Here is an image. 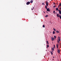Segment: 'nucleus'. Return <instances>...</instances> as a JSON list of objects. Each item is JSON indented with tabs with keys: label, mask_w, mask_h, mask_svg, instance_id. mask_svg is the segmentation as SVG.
I'll return each mask as SVG.
<instances>
[{
	"label": "nucleus",
	"mask_w": 61,
	"mask_h": 61,
	"mask_svg": "<svg viewBox=\"0 0 61 61\" xmlns=\"http://www.w3.org/2000/svg\"><path fill=\"white\" fill-rule=\"evenodd\" d=\"M58 40L59 41H61V39H60V37L59 36L58 37Z\"/></svg>",
	"instance_id": "1"
},
{
	"label": "nucleus",
	"mask_w": 61,
	"mask_h": 61,
	"mask_svg": "<svg viewBox=\"0 0 61 61\" xmlns=\"http://www.w3.org/2000/svg\"><path fill=\"white\" fill-rule=\"evenodd\" d=\"M46 5L47 6H48V3L47 2V1H46Z\"/></svg>",
	"instance_id": "2"
},
{
	"label": "nucleus",
	"mask_w": 61,
	"mask_h": 61,
	"mask_svg": "<svg viewBox=\"0 0 61 61\" xmlns=\"http://www.w3.org/2000/svg\"><path fill=\"white\" fill-rule=\"evenodd\" d=\"M30 2H27L26 3V5H29V4H30Z\"/></svg>",
	"instance_id": "3"
},
{
	"label": "nucleus",
	"mask_w": 61,
	"mask_h": 61,
	"mask_svg": "<svg viewBox=\"0 0 61 61\" xmlns=\"http://www.w3.org/2000/svg\"><path fill=\"white\" fill-rule=\"evenodd\" d=\"M47 11H50V9H49V8L47 9Z\"/></svg>",
	"instance_id": "4"
},
{
	"label": "nucleus",
	"mask_w": 61,
	"mask_h": 61,
	"mask_svg": "<svg viewBox=\"0 0 61 61\" xmlns=\"http://www.w3.org/2000/svg\"><path fill=\"white\" fill-rule=\"evenodd\" d=\"M58 11L59 13L60 14H61V10H58Z\"/></svg>",
	"instance_id": "5"
},
{
	"label": "nucleus",
	"mask_w": 61,
	"mask_h": 61,
	"mask_svg": "<svg viewBox=\"0 0 61 61\" xmlns=\"http://www.w3.org/2000/svg\"><path fill=\"white\" fill-rule=\"evenodd\" d=\"M54 38H53L52 37H51V39L52 41H53V40H54Z\"/></svg>",
	"instance_id": "6"
},
{
	"label": "nucleus",
	"mask_w": 61,
	"mask_h": 61,
	"mask_svg": "<svg viewBox=\"0 0 61 61\" xmlns=\"http://www.w3.org/2000/svg\"><path fill=\"white\" fill-rule=\"evenodd\" d=\"M58 53H60V50H58Z\"/></svg>",
	"instance_id": "7"
},
{
	"label": "nucleus",
	"mask_w": 61,
	"mask_h": 61,
	"mask_svg": "<svg viewBox=\"0 0 61 61\" xmlns=\"http://www.w3.org/2000/svg\"><path fill=\"white\" fill-rule=\"evenodd\" d=\"M57 17H59V14H57Z\"/></svg>",
	"instance_id": "8"
},
{
	"label": "nucleus",
	"mask_w": 61,
	"mask_h": 61,
	"mask_svg": "<svg viewBox=\"0 0 61 61\" xmlns=\"http://www.w3.org/2000/svg\"><path fill=\"white\" fill-rule=\"evenodd\" d=\"M33 0H31L30 1V2L31 3H33Z\"/></svg>",
	"instance_id": "9"
},
{
	"label": "nucleus",
	"mask_w": 61,
	"mask_h": 61,
	"mask_svg": "<svg viewBox=\"0 0 61 61\" xmlns=\"http://www.w3.org/2000/svg\"><path fill=\"white\" fill-rule=\"evenodd\" d=\"M52 50L53 51H54V47H52Z\"/></svg>",
	"instance_id": "10"
},
{
	"label": "nucleus",
	"mask_w": 61,
	"mask_h": 61,
	"mask_svg": "<svg viewBox=\"0 0 61 61\" xmlns=\"http://www.w3.org/2000/svg\"><path fill=\"white\" fill-rule=\"evenodd\" d=\"M42 5H45V3H42Z\"/></svg>",
	"instance_id": "11"
},
{
	"label": "nucleus",
	"mask_w": 61,
	"mask_h": 61,
	"mask_svg": "<svg viewBox=\"0 0 61 61\" xmlns=\"http://www.w3.org/2000/svg\"><path fill=\"white\" fill-rule=\"evenodd\" d=\"M56 32L57 33H59V32L58 30H56Z\"/></svg>",
	"instance_id": "12"
},
{
	"label": "nucleus",
	"mask_w": 61,
	"mask_h": 61,
	"mask_svg": "<svg viewBox=\"0 0 61 61\" xmlns=\"http://www.w3.org/2000/svg\"><path fill=\"white\" fill-rule=\"evenodd\" d=\"M53 34H55V32L54 31H53Z\"/></svg>",
	"instance_id": "13"
},
{
	"label": "nucleus",
	"mask_w": 61,
	"mask_h": 61,
	"mask_svg": "<svg viewBox=\"0 0 61 61\" xmlns=\"http://www.w3.org/2000/svg\"><path fill=\"white\" fill-rule=\"evenodd\" d=\"M53 29L54 30V31H56V29H55L53 28Z\"/></svg>",
	"instance_id": "14"
},
{
	"label": "nucleus",
	"mask_w": 61,
	"mask_h": 61,
	"mask_svg": "<svg viewBox=\"0 0 61 61\" xmlns=\"http://www.w3.org/2000/svg\"><path fill=\"white\" fill-rule=\"evenodd\" d=\"M56 47H57V49H58V45H57V44L56 45Z\"/></svg>",
	"instance_id": "15"
},
{
	"label": "nucleus",
	"mask_w": 61,
	"mask_h": 61,
	"mask_svg": "<svg viewBox=\"0 0 61 61\" xmlns=\"http://www.w3.org/2000/svg\"><path fill=\"white\" fill-rule=\"evenodd\" d=\"M54 38L55 39H56V36H54Z\"/></svg>",
	"instance_id": "16"
},
{
	"label": "nucleus",
	"mask_w": 61,
	"mask_h": 61,
	"mask_svg": "<svg viewBox=\"0 0 61 61\" xmlns=\"http://www.w3.org/2000/svg\"><path fill=\"white\" fill-rule=\"evenodd\" d=\"M59 17H60V19H61V15H59Z\"/></svg>",
	"instance_id": "17"
},
{
	"label": "nucleus",
	"mask_w": 61,
	"mask_h": 61,
	"mask_svg": "<svg viewBox=\"0 0 61 61\" xmlns=\"http://www.w3.org/2000/svg\"><path fill=\"white\" fill-rule=\"evenodd\" d=\"M43 27H45V25H43Z\"/></svg>",
	"instance_id": "18"
},
{
	"label": "nucleus",
	"mask_w": 61,
	"mask_h": 61,
	"mask_svg": "<svg viewBox=\"0 0 61 61\" xmlns=\"http://www.w3.org/2000/svg\"><path fill=\"white\" fill-rule=\"evenodd\" d=\"M59 5H60V6L61 7V3H60Z\"/></svg>",
	"instance_id": "19"
},
{
	"label": "nucleus",
	"mask_w": 61,
	"mask_h": 61,
	"mask_svg": "<svg viewBox=\"0 0 61 61\" xmlns=\"http://www.w3.org/2000/svg\"><path fill=\"white\" fill-rule=\"evenodd\" d=\"M48 16V15H46L45 16V17H47Z\"/></svg>",
	"instance_id": "20"
},
{
	"label": "nucleus",
	"mask_w": 61,
	"mask_h": 61,
	"mask_svg": "<svg viewBox=\"0 0 61 61\" xmlns=\"http://www.w3.org/2000/svg\"><path fill=\"white\" fill-rule=\"evenodd\" d=\"M56 11H57V10H58V8H56Z\"/></svg>",
	"instance_id": "21"
},
{
	"label": "nucleus",
	"mask_w": 61,
	"mask_h": 61,
	"mask_svg": "<svg viewBox=\"0 0 61 61\" xmlns=\"http://www.w3.org/2000/svg\"><path fill=\"white\" fill-rule=\"evenodd\" d=\"M53 13H54V14H55V11H53Z\"/></svg>",
	"instance_id": "22"
},
{
	"label": "nucleus",
	"mask_w": 61,
	"mask_h": 61,
	"mask_svg": "<svg viewBox=\"0 0 61 61\" xmlns=\"http://www.w3.org/2000/svg\"><path fill=\"white\" fill-rule=\"evenodd\" d=\"M47 44H48V41H47Z\"/></svg>",
	"instance_id": "23"
},
{
	"label": "nucleus",
	"mask_w": 61,
	"mask_h": 61,
	"mask_svg": "<svg viewBox=\"0 0 61 61\" xmlns=\"http://www.w3.org/2000/svg\"><path fill=\"white\" fill-rule=\"evenodd\" d=\"M47 48H48V47H49V45H47Z\"/></svg>",
	"instance_id": "24"
},
{
	"label": "nucleus",
	"mask_w": 61,
	"mask_h": 61,
	"mask_svg": "<svg viewBox=\"0 0 61 61\" xmlns=\"http://www.w3.org/2000/svg\"><path fill=\"white\" fill-rule=\"evenodd\" d=\"M45 8H46V9H47V7H46V6Z\"/></svg>",
	"instance_id": "25"
},
{
	"label": "nucleus",
	"mask_w": 61,
	"mask_h": 61,
	"mask_svg": "<svg viewBox=\"0 0 61 61\" xmlns=\"http://www.w3.org/2000/svg\"><path fill=\"white\" fill-rule=\"evenodd\" d=\"M53 7H54V8H55V7H56V6H55V5Z\"/></svg>",
	"instance_id": "26"
},
{
	"label": "nucleus",
	"mask_w": 61,
	"mask_h": 61,
	"mask_svg": "<svg viewBox=\"0 0 61 61\" xmlns=\"http://www.w3.org/2000/svg\"><path fill=\"white\" fill-rule=\"evenodd\" d=\"M51 54L53 55V53H52V52H51Z\"/></svg>",
	"instance_id": "27"
},
{
	"label": "nucleus",
	"mask_w": 61,
	"mask_h": 61,
	"mask_svg": "<svg viewBox=\"0 0 61 61\" xmlns=\"http://www.w3.org/2000/svg\"><path fill=\"white\" fill-rule=\"evenodd\" d=\"M54 48H55V45H54Z\"/></svg>",
	"instance_id": "28"
},
{
	"label": "nucleus",
	"mask_w": 61,
	"mask_h": 61,
	"mask_svg": "<svg viewBox=\"0 0 61 61\" xmlns=\"http://www.w3.org/2000/svg\"><path fill=\"white\" fill-rule=\"evenodd\" d=\"M58 43H59V41H58Z\"/></svg>",
	"instance_id": "29"
},
{
	"label": "nucleus",
	"mask_w": 61,
	"mask_h": 61,
	"mask_svg": "<svg viewBox=\"0 0 61 61\" xmlns=\"http://www.w3.org/2000/svg\"><path fill=\"white\" fill-rule=\"evenodd\" d=\"M53 5H55V3H54Z\"/></svg>",
	"instance_id": "30"
},
{
	"label": "nucleus",
	"mask_w": 61,
	"mask_h": 61,
	"mask_svg": "<svg viewBox=\"0 0 61 61\" xmlns=\"http://www.w3.org/2000/svg\"><path fill=\"white\" fill-rule=\"evenodd\" d=\"M31 10H33V9L32 8L31 9Z\"/></svg>",
	"instance_id": "31"
},
{
	"label": "nucleus",
	"mask_w": 61,
	"mask_h": 61,
	"mask_svg": "<svg viewBox=\"0 0 61 61\" xmlns=\"http://www.w3.org/2000/svg\"><path fill=\"white\" fill-rule=\"evenodd\" d=\"M60 6V5H59V6H58V7H59Z\"/></svg>",
	"instance_id": "32"
},
{
	"label": "nucleus",
	"mask_w": 61,
	"mask_h": 61,
	"mask_svg": "<svg viewBox=\"0 0 61 61\" xmlns=\"http://www.w3.org/2000/svg\"><path fill=\"white\" fill-rule=\"evenodd\" d=\"M44 13H45V12L44 11Z\"/></svg>",
	"instance_id": "33"
},
{
	"label": "nucleus",
	"mask_w": 61,
	"mask_h": 61,
	"mask_svg": "<svg viewBox=\"0 0 61 61\" xmlns=\"http://www.w3.org/2000/svg\"><path fill=\"white\" fill-rule=\"evenodd\" d=\"M53 58H55V57H53Z\"/></svg>",
	"instance_id": "34"
},
{
	"label": "nucleus",
	"mask_w": 61,
	"mask_h": 61,
	"mask_svg": "<svg viewBox=\"0 0 61 61\" xmlns=\"http://www.w3.org/2000/svg\"><path fill=\"white\" fill-rule=\"evenodd\" d=\"M60 9H61V7L60 8Z\"/></svg>",
	"instance_id": "35"
},
{
	"label": "nucleus",
	"mask_w": 61,
	"mask_h": 61,
	"mask_svg": "<svg viewBox=\"0 0 61 61\" xmlns=\"http://www.w3.org/2000/svg\"><path fill=\"white\" fill-rule=\"evenodd\" d=\"M33 9H34V7H33Z\"/></svg>",
	"instance_id": "36"
}]
</instances>
